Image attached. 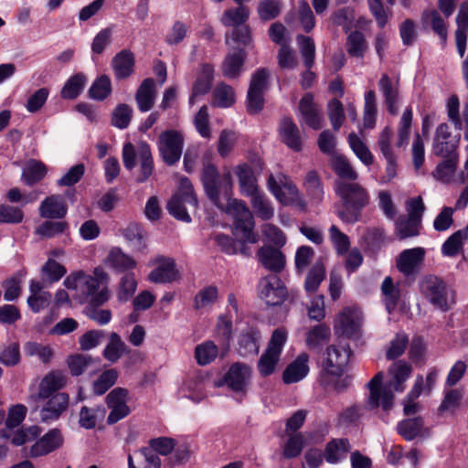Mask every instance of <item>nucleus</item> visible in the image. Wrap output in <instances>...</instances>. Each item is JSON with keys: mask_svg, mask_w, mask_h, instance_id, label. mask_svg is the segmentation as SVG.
Segmentation results:
<instances>
[{"mask_svg": "<svg viewBox=\"0 0 468 468\" xmlns=\"http://www.w3.org/2000/svg\"><path fill=\"white\" fill-rule=\"evenodd\" d=\"M214 194L208 190V198L219 208L225 210L234 219V227L245 242L256 243L258 235L253 231L254 219L247 205L238 199H232V182L230 173L224 174L214 182Z\"/></svg>", "mask_w": 468, "mask_h": 468, "instance_id": "obj_1", "label": "nucleus"}, {"mask_svg": "<svg viewBox=\"0 0 468 468\" xmlns=\"http://www.w3.org/2000/svg\"><path fill=\"white\" fill-rule=\"evenodd\" d=\"M389 379L387 385H383V372H378L368 382L369 397L367 404L369 408L381 407L384 410H389L393 406L394 396L392 390L402 392L405 389V382L412 372L411 365L404 360L394 362L388 367Z\"/></svg>", "mask_w": 468, "mask_h": 468, "instance_id": "obj_2", "label": "nucleus"}, {"mask_svg": "<svg viewBox=\"0 0 468 468\" xmlns=\"http://www.w3.org/2000/svg\"><path fill=\"white\" fill-rule=\"evenodd\" d=\"M109 282V274L101 267H96L92 274L84 271L69 274L64 285L79 292L81 299L89 302L91 306H101L110 299Z\"/></svg>", "mask_w": 468, "mask_h": 468, "instance_id": "obj_3", "label": "nucleus"}, {"mask_svg": "<svg viewBox=\"0 0 468 468\" xmlns=\"http://www.w3.org/2000/svg\"><path fill=\"white\" fill-rule=\"evenodd\" d=\"M335 190L342 201V207L337 216L346 223H356L360 220L362 209L369 203V195L366 188L355 182L337 180Z\"/></svg>", "mask_w": 468, "mask_h": 468, "instance_id": "obj_4", "label": "nucleus"}, {"mask_svg": "<svg viewBox=\"0 0 468 468\" xmlns=\"http://www.w3.org/2000/svg\"><path fill=\"white\" fill-rule=\"evenodd\" d=\"M286 341L287 332L285 329L278 328L274 330L267 349L258 362V369L261 376H270L274 372Z\"/></svg>", "mask_w": 468, "mask_h": 468, "instance_id": "obj_5", "label": "nucleus"}, {"mask_svg": "<svg viewBox=\"0 0 468 468\" xmlns=\"http://www.w3.org/2000/svg\"><path fill=\"white\" fill-rule=\"evenodd\" d=\"M421 294L436 308H449V291L445 282L437 276L427 275L420 282Z\"/></svg>", "mask_w": 468, "mask_h": 468, "instance_id": "obj_6", "label": "nucleus"}, {"mask_svg": "<svg viewBox=\"0 0 468 468\" xmlns=\"http://www.w3.org/2000/svg\"><path fill=\"white\" fill-rule=\"evenodd\" d=\"M157 145L164 162L168 165H173L181 158L184 137L177 131H165L159 135Z\"/></svg>", "mask_w": 468, "mask_h": 468, "instance_id": "obj_7", "label": "nucleus"}, {"mask_svg": "<svg viewBox=\"0 0 468 468\" xmlns=\"http://www.w3.org/2000/svg\"><path fill=\"white\" fill-rule=\"evenodd\" d=\"M267 184L269 190L282 204L288 205L298 199V189L287 176L271 174Z\"/></svg>", "mask_w": 468, "mask_h": 468, "instance_id": "obj_8", "label": "nucleus"}, {"mask_svg": "<svg viewBox=\"0 0 468 468\" xmlns=\"http://www.w3.org/2000/svg\"><path fill=\"white\" fill-rule=\"evenodd\" d=\"M154 269L148 275V280L154 283L173 282L180 278L176 261L172 258L157 256L150 261Z\"/></svg>", "mask_w": 468, "mask_h": 468, "instance_id": "obj_9", "label": "nucleus"}, {"mask_svg": "<svg viewBox=\"0 0 468 468\" xmlns=\"http://www.w3.org/2000/svg\"><path fill=\"white\" fill-rule=\"evenodd\" d=\"M350 351L343 346L331 345L324 353L323 368L326 375L339 377L348 363Z\"/></svg>", "mask_w": 468, "mask_h": 468, "instance_id": "obj_10", "label": "nucleus"}, {"mask_svg": "<svg viewBox=\"0 0 468 468\" xmlns=\"http://www.w3.org/2000/svg\"><path fill=\"white\" fill-rule=\"evenodd\" d=\"M426 251L421 247L402 250L396 259V266L399 272L406 277H414L420 271Z\"/></svg>", "mask_w": 468, "mask_h": 468, "instance_id": "obj_11", "label": "nucleus"}, {"mask_svg": "<svg viewBox=\"0 0 468 468\" xmlns=\"http://www.w3.org/2000/svg\"><path fill=\"white\" fill-rule=\"evenodd\" d=\"M259 294L268 305H277L284 300L286 288L276 274H270L260 281Z\"/></svg>", "mask_w": 468, "mask_h": 468, "instance_id": "obj_12", "label": "nucleus"}, {"mask_svg": "<svg viewBox=\"0 0 468 468\" xmlns=\"http://www.w3.org/2000/svg\"><path fill=\"white\" fill-rule=\"evenodd\" d=\"M128 400L129 392L122 388H116L107 395L106 403L111 410L107 419L109 424H114L130 414Z\"/></svg>", "mask_w": 468, "mask_h": 468, "instance_id": "obj_13", "label": "nucleus"}, {"mask_svg": "<svg viewBox=\"0 0 468 468\" xmlns=\"http://www.w3.org/2000/svg\"><path fill=\"white\" fill-rule=\"evenodd\" d=\"M63 441L64 439L61 431L58 429H52L42 437L35 440V442L29 448L27 455L31 458L48 455L60 448Z\"/></svg>", "mask_w": 468, "mask_h": 468, "instance_id": "obj_14", "label": "nucleus"}, {"mask_svg": "<svg viewBox=\"0 0 468 468\" xmlns=\"http://www.w3.org/2000/svg\"><path fill=\"white\" fill-rule=\"evenodd\" d=\"M251 371L250 367L233 364L224 377L226 385L236 393L245 394L250 384Z\"/></svg>", "mask_w": 468, "mask_h": 468, "instance_id": "obj_15", "label": "nucleus"}, {"mask_svg": "<svg viewBox=\"0 0 468 468\" xmlns=\"http://www.w3.org/2000/svg\"><path fill=\"white\" fill-rule=\"evenodd\" d=\"M360 324V312L356 308L346 307L336 316L335 330L346 336L355 335Z\"/></svg>", "mask_w": 468, "mask_h": 468, "instance_id": "obj_16", "label": "nucleus"}, {"mask_svg": "<svg viewBox=\"0 0 468 468\" xmlns=\"http://www.w3.org/2000/svg\"><path fill=\"white\" fill-rule=\"evenodd\" d=\"M299 111L303 122L309 127L319 130L322 128L323 116L321 112L314 102V96L311 93H306L299 102Z\"/></svg>", "mask_w": 468, "mask_h": 468, "instance_id": "obj_17", "label": "nucleus"}, {"mask_svg": "<svg viewBox=\"0 0 468 468\" xmlns=\"http://www.w3.org/2000/svg\"><path fill=\"white\" fill-rule=\"evenodd\" d=\"M378 87L384 97L388 112L391 115H397L399 108V81L394 82L387 74H383L378 81Z\"/></svg>", "mask_w": 468, "mask_h": 468, "instance_id": "obj_18", "label": "nucleus"}, {"mask_svg": "<svg viewBox=\"0 0 468 468\" xmlns=\"http://www.w3.org/2000/svg\"><path fill=\"white\" fill-rule=\"evenodd\" d=\"M69 405V396L63 392H58L50 397L39 413L41 421L51 422L59 418Z\"/></svg>", "mask_w": 468, "mask_h": 468, "instance_id": "obj_19", "label": "nucleus"}, {"mask_svg": "<svg viewBox=\"0 0 468 468\" xmlns=\"http://www.w3.org/2000/svg\"><path fill=\"white\" fill-rule=\"evenodd\" d=\"M38 210L43 218H62L67 214L68 207L63 197L51 195L41 202Z\"/></svg>", "mask_w": 468, "mask_h": 468, "instance_id": "obj_20", "label": "nucleus"}, {"mask_svg": "<svg viewBox=\"0 0 468 468\" xmlns=\"http://www.w3.org/2000/svg\"><path fill=\"white\" fill-rule=\"evenodd\" d=\"M67 383L66 375L59 370H53L47 374L39 383L38 398L48 399L61 389Z\"/></svg>", "mask_w": 468, "mask_h": 468, "instance_id": "obj_21", "label": "nucleus"}, {"mask_svg": "<svg viewBox=\"0 0 468 468\" xmlns=\"http://www.w3.org/2000/svg\"><path fill=\"white\" fill-rule=\"evenodd\" d=\"M261 263L269 271L277 273L282 271L285 266V256L278 249L271 246H263L258 251Z\"/></svg>", "mask_w": 468, "mask_h": 468, "instance_id": "obj_22", "label": "nucleus"}, {"mask_svg": "<svg viewBox=\"0 0 468 468\" xmlns=\"http://www.w3.org/2000/svg\"><path fill=\"white\" fill-rule=\"evenodd\" d=\"M104 264L116 272H123L136 267V261L120 248H112L104 260Z\"/></svg>", "mask_w": 468, "mask_h": 468, "instance_id": "obj_23", "label": "nucleus"}, {"mask_svg": "<svg viewBox=\"0 0 468 468\" xmlns=\"http://www.w3.org/2000/svg\"><path fill=\"white\" fill-rule=\"evenodd\" d=\"M309 356L306 353L300 354L283 371L282 379L286 384L296 383L304 378L309 372Z\"/></svg>", "mask_w": 468, "mask_h": 468, "instance_id": "obj_24", "label": "nucleus"}, {"mask_svg": "<svg viewBox=\"0 0 468 468\" xmlns=\"http://www.w3.org/2000/svg\"><path fill=\"white\" fill-rule=\"evenodd\" d=\"M155 96L154 80L152 78L144 80L135 94L138 109L143 112L150 111L154 104Z\"/></svg>", "mask_w": 468, "mask_h": 468, "instance_id": "obj_25", "label": "nucleus"}, {"mask_svg": "<svg viewBox=\"0 0 468 468\" xmlns=\"http://www.w3.org/2000/svg\"><path fill=\"white\" fill-rule=\"evenodd\" d=\"M457 29L455 31V41L458 52L461 57L464 56L468 31V1L461 4L456 16Z\"/></svg>", "mask_w": 468, "mask_h": 468, "instance_id": "obj_26", "label": "nucleus"}, {"mask_svg": "<svg viewBox=\"0 0 468 468\" xmlns=\"http://www.w3.org/2000/svg\"><path fill=\"white\" fill-rule=\"evenodd\" d=\"M214 76V68L209 64L202 66L196 81L194 82L189 103L194 104L198 96L204 95L211 88Z\"/></svg>", "mask_w": 468, "mask_h": 468, "instance_id": "obj_27", "label": "nucleus"}, {"mask_svg": "<svg viewBox=\"0 0 468 468\" xmlns=\"http://www.w3.org/2000/svg\"><path fill=\"white\" fill-rule=\"evenodd\" d=\"M280 136L282 141L291 149L300 151L302 139L297 125L290 118H283L280 123Z\"/></svg>", "mask_w": 468, "mask_h": 468, "instance_id": "obj_28", "label": "nucleus"}, {"mask_svg": "<svg viewBox=\"0 0 468 468\" xmlns=\"http://www.w3.org/2000/svg\"><path fill=\"white\" fill-rule=\"evenodd\" d=\"M112 65L116 79H126L133 72L134 56L131 51L123 49L115 55Z\"/></svg>", "mask_w": 468, "mask_h": 468, "instance_id": "obj_29", "label": "nucleus"}, {"mask_svg": "<svg viewBox=\"0 0 468 468\" xmlns=\"http://www.w3.org/2000/svg\"><path fill=\"white\" fill-rule=\"evenodd\" d=\"M48 173L47 165L36 159L28 160L22 170L21 179L29 186L40 182Z\"/></svg>", "mask_w": 468, "mask_h": 468, "instance_id": "obj_30", "label": "nucleus"}, {"mask_svg": "<svg viewBox=\"0 0 468 468\" xmlns=\"http://www.w3.org/2000/svg\"><path fill=\"white\" fill-rule=\"evenodd\" d=\"M351 446L347 439H334L325 447L324 458L329 463H337L346 457Z\"/></svg>", "mask_w": 468, "mask_h": 468, "instance_id": "obj_31", "label": "nucleus"}, {"mask_svg": "<svg viewBox=\"0 0 468 468\" xmlns=\"http://www.w3.org/2000/svg\"><path fill=\"white\" fill-rule=\"evenodd\" d=\"M235 173L239 178L240 191L244 196L250 197L259 191L253 171L247 164L239 165Z\"/></svg>", "mask_w": 468, "mask_h": 468, "instance_id": "obj_32", "label": "nucleus"}, {"mask_svg": "<svg viewBox=\"0 0 468 468\" xmlns=\"http://www.w3.org/2000/svg\"><path fill=\"white\" fill-rule=\"evenodd\" d=\"M331 337V329L324 324H319L310 328L305 334V344L310 349H319Z\"/></svg>", "mask_w": 468, "mask_h": 468, "instance_id": "obj_33", "label": "nucleus"}, {"mask_svg": "<svg viewBox=\"0 0 468 468\" xmlns=\"http://www.w3.org/2000/svg\"><path fill=\"white\" fill-rule=\"evenodd\" d=\"M246 54L242 49H239L227 55L222 63V73L229 79L237 78L243 67Z\"/></svg>", "mask_w": 468, "mask_h": 468, "instance_id": "obj_34", "label": "nucleus"}, {"mask_svg": "<svg viewBox=\"0 0 468 468\" xmlns=\"http://www.w3.org/2000/svg\"><path fill=\"white\" fill-rule=\"evenodd\" d=\"M250 16V9L243 4L238 5L225 10L221 16V23L225 27H233L234 28L244 25Z\"/></svg>", "mask_w": 468, "mask_h": 468, "instance_id": "obj_35", "label": "nucleus"}, {"mask_svg": "<svg viewBox=\"0 0 468 468\" xmlns=\"http://www.w3.org/2000/svg\"><path fill=\"white\" fill-rule=\"evenodd\" d=\"M87 83V77L81 73L72 75L64 84L60 95L65 100L76 99L83 90Z\"/></svg>", "mask_w": 468, "mask_h": 468, "instance_id": "obj_36", "label": "nucleus"}, {"mask_svg": "<svg viewBox=\"0 0 468 468\" xmlns=\"http://www.w3.org/2000/svg\"><path fill=\"white\" fill-rule=\"evenodd\" d=\"M138 159L140 162L139 182H144L152 175L154 170V162L151 148L146 143L138 144Z\"/></svg>", "mask_w": 468, "mask_h": 468, "instance_id": "obj_37", "label": "nucleus"}, {"mask_svg": "<svg viewBox=\"0 0 468 468\" xmlns=\"http://www.w3.org/2000/svg\"><path fill=\"white\" fill-rule=\"evenodd\" d=\"M468 237V226L455 231L442 244L441 253L447 257H455L463 248V240Z\"/></svg>", "mask_w": 468, "mask_h": 468, "instance_id": "obj_38", "label": "nucleus"}, {"mask_svg": "<svg viewBox=\"0 0 468 468\" xmlns=\"http://www.w3.org/2000/svg\"><path fill=\"white\" fill-rule=\"evenodd\" d=\"M331 166L334 172L342 179L355 181L358 175L347 160L342 154H333L331 157Z\"/></svg>", "mask_w": 468, "mask_h": 468, "instance_id": "obj_39", "label": "nucleus"}, {"mask_svg": "<svg viewBox=\"0 0 468 468\" xmlns=\"http://www.w3.org/2000/svg\"><path fill=\"white\" fill-rule=\"evenodd\" d=\"M235 102L233 88L225 83H218L212 93V105L218 108H229Z\"/></svg>", "mask_w": 468, "mask_h": 468, "instance_id": "obj_40", "label": "nucleus"}, {"mask_svg": "<svg viewBox=\"0 0 468 468\" xmlns=\"http://www.w3.org/2000/svg\"><path fill=\"white\" fill-rule=\"evenodd\" d=\"M421 222L409 217H400L395 222V232L399 239L416 237L420 234Z\"/></svg>", "mask_w": 468, "mask_h": 468, "instance_id": "obj_41", "label": "nucleus"}, {"mask_svg": "<svg viewBox=\"0 0 468 468\" xmlns=\"http://www.w3.org/2000/svg\"><path fill=\"white\" fill-rule=\"evenodd\" d=\"M250 197L251 206L256 215L263 220L270 219L274 215V209L271 206V201L261 191H257Z\"/></svg>", "mask_w": 468, "mask_h": 468, "instance_id": "obj_42", "label": "nucleus"}, {"mask_svg": "<svg viewBox=\"0 0 468 468\" xmlns=\"http://www.w3.org/2000/svg\"><path fill=\"white\" fill-rule=\"evenodd\" d=\"M137 289V281L132 272L123 274L116 287V296L120 302H127L132 299Z\"/></svg>", "mask_w": 468, "mask_h": 468, "instance_id": "obj_43", "label": "nucleus"}, {"mask_svg": "<svg viewBox=\"0 0 468 468\" xmlns=\"http://www.w3.org/2000/svg\"><path fill=\"white\" fill-rule=\"evenodd\" d=\"M445 160L441 162L433 172L434 177L437 179L449 183L452 181L458 161V154H452L451 156H445Z\"/></svg>", "mask_w": 468, "mask_h": 468, "instance_id": "obj_44", "label": "nucleus"}, {"mask_svg": "<svg viewBox=\"0 0 468 468\" xmlns=\"http://www.w3.org/2000/svg\"><path fill=\"white\" fill-rule=\"evenodd\" d=\"M381 292L384 297V303L388 313H391L400 297V290L399 285L394 284L391 277L388 276L384 279L381 285Z\"/></svg>", "mask_w": 468, "mask_h": 468, "instance_id": "obj_45", "label": "nucleus"}, {"mask_svg": "<svg viewBox=\"0 0 468 468\" xmlns=\"http://www.w3.org/2000/svg\"><path fill=\"white\" fill-rule=\"evenodd\" d=\"M422 23L424 27H431L441 38L444 44L447 39V27L443 18L435 11H426L422 16Z\"/></svg>", "mask_w": 468, "mask_h": 468, "instance_id": "obj_46", "label": "nucleus"}, {"mask_svg": "<svg viewBox=\"0 0 468 468\" xmlns=\"http://www.w3.org/2000/svg\"><path fill=\"white\" fill-rule=\"evenodd\" d=\"M348 144L356 157L366 165H370L374 156L365 142L355 133L348 135Z\"/></svg>", "mask_w": 468, "mask_h": 468, "instance_id": "obj_47", "label": "nucleus"}, {"mask_svg": "<svg viewBox=\"0 0 468 468\" xmlns=\"http://www.w3.org/2000/svg\"><path fill=\"white\" fill-rule=\"evenodd\" d=\"M346 48L351 57L363 58L367 49V40L363 33L359 31L350 33L346 38Z\"/></svg>", "mask_w": 468, "mask_h": 468, "instance_id": "obj_48", "label": "nucleus"}, {"mask_svg": "<svg viewBox=\"0 0 468 468\" xmlns=\"http://www.w3.org/2000/svg\"><path fill=\"white\" fill-rule=\"evenodd\" d=\"M377 104L376 93L374 90H368L365 94V103L363 111V127L364 129H373L376 125Z\"/></svg>", "mask_w": 468, "mask_h": 468, "instance_id": "obj_49", "label": "nucleus"}, {"mask_svg": "<svg viewBox=\"0 0 468 468\" xmlns=\"http://www.w3.org/2000/svg\"><path fill=\"white\" fill-rule=\"evenodd\" d=\"M305 436L301 432L289 433L288 439L282 447L283 457L286 459H292L300 455L305 444Z\"/></svg>", "mask_w": 468, "mask_h": 468, "instance_id": "obj_50", "label": "nucleus"}, {"mask_svg": "<svg viewBox=\"0 0 468 468\" xmlns=\"http://www.w3.org/2000/svg\"><path fill=\"white\" fill-rule=\"evenodd\" d=\"M295 17L303 30L306 33L311 32L315 26L314 15L305 0L299 1L295 11Z\"/></svg>", "mask_w": 468, "mask_h": 468, "instance_id": "obj_51", "label": "nucleus"}, {"mask_svg": "<svg viewBox=\"0 0 468 468\" xmlns=\"http://www.w3.org/2000/svg\"><path fill=\"white\" fill-rule=\"evenodd\" d=\"M105 409L102 407L88 408L82 407L80 411L79 423L82 428L93 429L99 419H103L105 416Z\"/></svg>", "mask_w": 468, "mask_h": 468, "instance_id": "obj_52", "label": "nucleus"}, {"mask_svg": "<svg viewBox=\"0 0 468 468\" xmlns=\"http://www.w3.org/2000/svg\"><path fill=\"white\" fill-rule=\"evenodd\" d=\"M218 291L216 286H207L200 290L194 298V308L205 310L210 308L218 300Z\"/></svg>", "mask_w": 468, "mask_h": 468, "instance_id": "obj_53", "label": "nucleus"}, {"mask_svg": "<svg viewBox=\"0 0 468 468\" xmlns=\"http://www.w3.org/2000/svg\"><path fill=\"white\" fill-rule=\"evenodd\" d=\"M260 339L261 335L259 332L253 328H250L244 332L239 340V348L242 350V354H257L260 348Z\"/></svg>", "mask_w": 468, "mask_h": 468, "instance_id": "obj_54", "label": "nucleus"}, {"mask_svg": "<svg viewBox=\"0 0 468 468\" xmlns=\"http://www.w3.org/2000/svg\"><path fill=\"white\" fill-rule=\"evenodd\" d=\"M218 348L212 341H206L197 345L195 348V357L197 364L201 366L207 365L218 356Z\"/></svg>", "mask_w": 468, "mask_h": 468, "instance_id": "obj_55", "label": "nucleus"}, {"mask_svg": "<svg viewBox=\"0 0 468 468\" xmlns=\"http://www.w3.org/2000/svg\"><path fill=\"white\" fill-rule=\"evenodd\" d=\"M327 115L334 131L337 132L344 123L346 115L343 103L335 98L327 103Z\"/></svg>", "mask_w": 468, "mask_h": 468, "instance_id": "obj_56", "label": "nucleus"}, {"mask_svg": "<svg viewBox=\"0 0 468 468\" xmlns=\"http://www.w3.org/2000/svg\"><path fill=\"white\" fill-rule=\"evenodd\" d=\"M325 276V268L322 262H316L307 273L304 288L308 292H314L324 281Z\"/></svg>", "mask_w": 468, "mask_h": 468, "instance_id": "obj_57", "label": "nucleus"}, {"mask_svg": "<svg viewBox=\"0 0 468 468\" xmlns=\"http://www.w3.org/2000/svg\"><path fill=\"white\" fill-rule=\"evenodd\" d=\"M112 91L111 80L108 76L102 75L97 78L89 90V95L96 101H103Z\"/></svg>", "mask_w": 468, "mask_h": 468, "instance_id": "obj_58", "label": "nucleus"}, {"mask_svg": "<svg viewBox=\"0 0 468 468\" xmlns=\"http://www.w3.org/2000/svg\"><path fill=\"white\" fill-rule=\"evenodd\" d=\"M186 204L188 203L185 200V197H181L179 194H176L167 203V210L176 218L185 222H190L191 218L186 209Z\"/></svg>", "mask_w": 468, "mask_h": 468, "instance_id": "obj_59", "label": "nucleus"}, {"mask_svg": "<svg viewBox=\"0 0 468 468\" xmlns=\"http://www.w3.org/2000/svg\"><path fill=\"white\" fill-rule=\"evenodd\" d=\"M67 229L68 224L64 221L47 220L36 229L35 233L42 239H51L65 232Z\"/></svg>", "mask_w": 468, "mask_h": 468, "instance_id": "obj_60", "label": "nucleus"}, {"mask_svg": "<svg viewBox=\"0 0 468 468\" xmlns=\"http://www.w3.org/2000/svg\"><path fill=\"white\" fill-rule=\"evenodd\" d=\"M304 186L312 199L320 203L324 197V188L321 180L314 171H310L305 177Z\"/></svg>", "mask_w": 468, "mask_h": 468, "instance_id": "obj_61", "label": "nucleus"}, {"mask_svg": "<svg viewBox=\"0 0 468 468\" xmlns=\"http://www.w3.org/2000/svg\"><path fill=\"white\" fill-rule=\"evenodd\" d=\"M422 426L421 418L408 419L399 423L398 431L406 440L411 441L419 435Z\"/></svg>", "mask_w": 468, "mask_h": 468, "instance_id": "obj_62", "label": "nucleus"}, {"mask_svg": "<svg viewBox=\"0 0 468 468\" xmlns=\"http://www.w3.org/2000/svg\"><path fill=\"white\" fill-rule=\"evenodd\" d=\"M300 52L303 58V64L307 69L312 68L314 62L315 46L314 40L303 35L297 37Z\"/></svg>", "mask_w": 468, "mask_h": 468, "instance_id": "obj_63", "label": "nucleus"}, {"mask_svg": "<svg viewBox=\"0 0 468 468\" xmlns=\"http://www.w3.org/2000/svg\"><path fill=\"white\" fill-rule=\"evenodd\" d=\"M125 349L126 346L122 341L121 337L116 333H112L110 337V342L104 349V356L111 362H116Z\"/></svg>", "mask_w": 468, "mask_h": 468, "instance_id": "obj_64", "label": "nucleus"}]
</instances>
